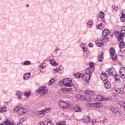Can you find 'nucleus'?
<instances>
[{
    "mask_svg": "<svg viewBox=\"0 0 125 125\" xmlns=\"http://www.w3.org/2000/svg\"><path fill=\"white\" fill-rule=\"evenodd\" d=\"M104 87H105V88H110L111 87V83H110V82H109V81H104Z\"/></svg>",
    "mask_w": 125,
    "mask_h": 125,
    "instance_id": "13",
    "label": "nucleus"
},
{
    "mask_svg": "<svg viewBox=\"0 0 125 125\" xmlns=\"http://www.w3.org/2000/svg\"><path fill=\"white\" fill-rule=\"evenodd\" d=\"M119 105L121 108H124L125 109V102L124 101H120L119 102Z\"/></svg>",
    "mask_w": 125,
    "mask_h": 125,
    "instance_id": "30",
    "label": "nucleus"
},
{
    "mask_svg": "<svg viewBox=\"0 0 125 125\" xmlns=\"http://www.w3.org/2000/svg\"><path fill=\"white\" fill-rule=\"evenodd\" d=\"M109 38H108V37H105L104 38V42H109Z\"/></svg>",
    "mask_w": 125,
    "mask_h": 125,
    "instance_id": "57",
    "label": "nucleus"
},
{
    "mask_svg": "<svg viewBox=\"0 0 125 125\" xmlns=\"http://www.w3.org/2000/svg\"><path fill=\"white\" fill-rule=\"evenodd\" d=\"M85 94H89L91 96H94L95 95V93L93 91L90 90H86L84 91Z\"/></svg>",
    "mask_w": 125,
    "mask_h": 125,
    "instance_id": "22",
    "label": "nucleus"
},
{
    "mask_svg": "<svg viewBox=\"0 0 125 125\" xmlns=\"http://www.w3.org/2000/svg\"><path fill=\"white\" fill-rule=\"evenodd\" d=\"M62 84L63 85H64V79L62 80H61V81H60V82H59V85H62Z\"/></svg>",
    "mask_w": 125,
    "mask_h": 125,
    "instance_id": "54",
    "label": "nucleus"
},
{
    "mask_svg": "<svg viewBox=\"0 0 125 125\" xmlns=\"http://www.w3.org/2000/svg\"><path fill=\"white\" fill-rule=\"evenodd\" d=\"M30 77H31V73H27L23 75V80L24 81H28L30 79Z\"/></svg>",
    "mask_w": 125,
    "mask_h": 125,
    "instance_id": "17",
    "label": "nucleus"
},
{
    "mask_svg": "<svg viewBox=\"0 0 125 125\" xmlns=\"http://www.w3.org/2000/svg\"><path fill=\"white\" fill-rule=\"evenodd\" d=\"M104 27H105V25H104V24L101 23H99L97 26H96V29L97 30H103L104 29Z\"/></svg>",
    "mask_w": 125,
    "mask_h": 125,
    "instance_id": "23",
    "label": "nucleus"
},
{
    "mask_svg": "<svg viewBox=\"0 0 125 125\" xmlns=\"http://www.w3.org/2000/svg\"><path fill=\"white\" fill-rule=\"evenodd\" d=\"M100 16L101 18H102V19H104V17H105V14H104V13L103 12L100 11Z\"/></svg>",
    "mask_w": 125,
    "mask_h": 125,
    "instance_id": "46",
    "label": "nucleus"
},
{
    "mask_svg": "<svg viewBox=\"0 0 125 125\" xmlns=\"http://www.w3.org/2000/svg\"><path fill=\"white\" fill-rule=\"evenodd\" d=\"M74 88H78V85H77L76 84H74Z\"/></svg>",
    "mask_w": 125,
    "mask_h": 125,
    "instance_id": "64",
    "label": "nucleus"
},
{
    "mask_svg": "<svg viewBox=\"0 0 125 125\" xmlns=\"http://www.w3.org/2000/svg\"><path fill=\"white\" fill-rule=\"evenodd\" d=\"M87 27L89 29H91L93 27V21L90 20L87 22Z\"/></svg>",
    "mask_w": 125,
    "mask_h": 125,
    "instance_id": "16",
    "label": "nucleus"
},
{
    "mask_svg": "<svg viewBox=\"0 0 125 125\" xmlns=\"http://www.w3.org/2000/svg\"><path fill=\"white\" fill-rule=\"evenodd\" d=\"M107 77H108V75H107V73H102L101 75V78L102 81H103L104 82V81H107Z\"/></svg>",
    "mask_w": 125,
    "mask_h": 125,
    "instance_id": "20",
    "label": "nucleus"
},
{
    "mask_svg": "<svg viewBox=\"0 0 125 125\" xmlns=\"http://www.w3.org/2000/svg\"><path fill=\"white\" fill-rule=\"evenodd\" d=\"M96 44L97 46H99L100 47H102L103 46V44L104 43H103V41L102 40H98L96 41Z\"/></svg>",
    "mask_w": 125,
    "mask_h": 125,
    "instance_id": "12",
    "label": "nucleus"
},
{
    "mask_svg": "<svg viewBox=\"0 0 125 125\" xmlns=\"http://www.w3.org/2000/svg\"><path fill=\"white\" fill-rule=\"evenodd\" d=\"M38 125H45V124L43 122H41L38 124Z\"/></svg>",
    "mask_w": 125,
    "mask_h": 125,
    "instance_id": "63",
    "label": "nucleus"
},
{
    "mask_svg": "<svg viewBox=\"0 0 125 125\" xmlns=\"http://www.w3.org/2000/svg\"><path fill=\"white\" fill-rule=\"evenodd\" d=\"M26 121V117L20 119V122L18 123V125H23V123Z\"/></svg>",
    "mask_w": 125,
    "mask_h": 125,
    "instance_id": "34",
    "label": "nucleus"
},
{
    "mask_svg": "<svg viewBox=\"0 0 125 125\" xmlns=\"http://www.w3.org/2000/svg\"><path fill=\"white\" fill-rule=\"evenodd\" d=\"M93 104H94V103L90 104L88 105H89V106H90V107H94V105H93Z\"/></svg>",
    "mask_w": 125,
    "mask_h": 125,
    "instance_id": "62",
    "label": "nucleus"
},
{
    "mask_svg": "<svg viewBox=\"0 0 125 125\" xmlns=\"http://www.w3.org/2000/svg\"><path fill=\"white\" fill-rule=\"evenodd\" d=\"M47 125H53V123L51 121H49L47 122Z\"/></svg>",
    "mask_w": 125,
    "mask_h": 125,
    "instance_id": "59",
    "label": "nucleus"
},
{
    "mask_svg": "<svg viewBox=\"0 0 125 125\" xmlns=\"http://www.w3.org/2000/svg\"><path fill=\"white\" fill-rule=\"evenodd\" d=\"M16 95L19 99H21L22 98V92L20 91H17L16 93Z\"/></svg>",
    "mask_w": 125,
    "mask_h": 125,
    "instance_id": "32",
    "label": "nucleus"
},
{
    "mask_svg": "<svg viewBox=\"0 0 125 125\" xmlns=\"http://www.w3.org/2000/svg\"><path fill=\"white\" fill-rule=\"evenodd\" d=\"M75 96L77 99H83V97H82V95L77 94Z\"/></svg>",
    "mask_w": 125,
    "mask_h": 125,
    "instance_id": "50",
    "label": "nucleus"
},
{
    "mask_svg": "<svg viewBox=\"0 0 125 125\" xmlns=\"http://www.w3.org/2000/svg\"><path fill=\"white\" fill-rule=\"evenodd\" d=\"M88 45L89 47H92L93 46V44H92V43H89Z\"/></svg>",
    "mask_w": 125,
    "mask_h": 125,
    "instance_id": "61",
    "label": "nucleus"
},
{
    "mask_svg": "<svg viewBox=\"0 0 125 125\" xmlns=\"http://www.w3.org/2000/svg\"><path fill=\"white\" fill-rule=\"evenodd\" d=\"M115 49L111 48L110 49V55L112 58V60L116 61L117 60V54H116Z\"/></svg>",
    "mask_w": 125,
    "mask_h": 125,
    "instance_id": "5",
    "label": "nucleus"
},
{
    "mask_svg": "<svg viewBox=\"0 0 125 125\" xmlns=\"http://www.w3.org/2000/svg\"><path fill=\"white\" fill-rule=\"evenodd\" d=\"M106 73L108 75H110V76H114V75H116V71L114 68L109 69L108 71H106Z\"/></svg>",
    "mask_w": 125,
    "mask_h": 125,
    "instance_id": "14",
    "label": "nucleus"
},
{
    "mask_svg": "<svg viewBox=\"0 0 125 125\" xmlns=\"http://www.w3.org/2000/svg\"><path fill=\"white\" fill-rule=\"evenodd\" d=\"M120 76L123 79L125 78V67H122L120 69Z\"/></svg>",
    "mask_w": 125,
    "mask_h": 125,
    "instance_id": "10",
    "label": "nucleus"
},
{
    "mask_svg": "<svg viewBox=\"0 0 125 125\" xmlns=\"http://www.w3.org/2000/svg\"><path fill=\"white\" fill-rule=\"evenodd\" d=\"M98 60L99 62H102L103 60H104V53H102L100 54V56H99L98 58Z\"/></svg>",
    "mask_w": 125,
    "mask_h": 125,
    "instance_id": "25",
    "label": "nucleus"
},
{
    "mask_svg": "<svg viewBox=\"0 0 125 125\" xmlns=\"http://www.w3.org/2000/svg\"><path fill=\"white\" fill-rule=\"evenodd\" d=\"M26 110L25 108L22 107V105H21L20 106V109L19 111V116H21L23 114H25L26 113Z\"/></svg>",
    "mask_w": 125,
    "mask_h": 125,
    "instance_id": "9",
    "label": "nucleus"
},
{
    "mask_svg": "<svg viewBox=\"0 0 125 125\" xmlns=\"http://www.w3.org/2000/svg\"><path fill=\"white\" fill-rule=\"evenodd\" d=\"M45 68H46V63H42L39 65V70L42 73L45 72V70H46Z\"/></svg>",
    "mask_w": 125,
    "mask_h": 125,
    "instance_id": "8",
    "label": "nucleus"
},
{
    "mask_svg": "<svg viewBox=\"0 0 125 125\" xmlns=\"http://www.w3.org/2000/svg\"><path fill=\"white\" fill-rule=\"evenodd\" d=\"M113 93L114 94H119L120 93L121 94H124L125 93V91L124 90V88H117L116 87H113L112 88Z\"/></svg>",
    "mask_w": 125,
    "mask_h": 125,
    "instance_id": "2",
    "label": "nucleus"
},
{
    "mask_svg": "<svg viewBox=\"0 0 125 125\" xmlns=\"http://www.w3.org/2000/svg\"><path fill=\"white\" fill-rule=\"evenodd\" d=\"M48 91V89L46 87H41L39 88L37 90H36V93H38L40 95H43L44 94H46L47 93Z\"/></svg>",
    "mask_w": 125,
    "mask_h": 125,
    "instance_id": "1",
    "label": "nucleus"
},
{
    "mask_svg": "<svg viewBox=\"0 0 125 125\" xmlns=\"http://www.w3.org/2000/svg\"><path fill=\"white\" fill-rule=\"evenodd\" d=\"M92 105H94L95 108H100V107H102V104L99 103H94Z\"/></svg>",
    "mask_w": 125,
    "mask_h": 125,
    "instance_id": "39",
    "label": "nucleus"
},
{
    "mask_svg": "<svg viewBox=\"0 0 125 125\" xmlns=\"http://www.w3.org/2000/svg\"><path fill=\"white\" fill-rule=\"evenodd\" d=\"M31 91L26 92L24 93V96L25 97H30L31 96Z\"/></svg>",
    "mask_w": 125,
    "mask_h": 125,
    "instance_id": "42",
    "label": "nucleus"
},
{
    "mask_svg": "<svg viewBox=\"0 0 125 125\" xmlns=\"http://www.w3.org/2000/svg\"><path fill=\"white\" fill-rule=\"evenodd\" d=\"M10 105H11V103L9 102H7L5 103L4 106L6 109V108H8L9 106H10Z\"/></svg>",
    "mask_w": 125,
    "mask_h": 125,
    "instance_id": "44",
    "label": "nucleus"
},
{
    "mask_svg": "<svg viewBox=\"0 0 125 125\" xmlns=\"http://www.w3.org/2000/svg\"><path fill=\"white\" fill-rule=\"evenodd\" d=\"M109 34H110V31L109 30L107 29H105L102 32V36H103V37H106V36H108Z\"/></svg>",
    "mask_w": 125,
    "mask_h": 125,
    "instance_id": "24",
    "label": "nucleus"
},
{
    "mask_svg": "<svg viewBox=\"0 0 125 125\" xmlns=\"http://www.w3.org/2000/svg\"><path fill=\"white\" fill-rule=\"evenodd\" d=\"M74 110L75 112H81V108H80V105H75L74 107Z\"/></svg>",
    "mask_w": 125,
    "mask_h": 125,
    "instance_id": "40",
    "label": "nucleus"
},
{
    "mask_svg": "<svg viewBox=\"0 0 125 125\" xmlns=\"http://www.w3.org/2000/svg\"><path fill=\"white\" fill-rule=\"evenodd\" d=\"M122 16H125V10L122 11Z\"/></svg>",
    "mask_w": 125,
    "mask_h": 125,
    "instance_id": "60",
    "label": "nucleus"
},
{
    "mask_svg": "<svg viewBox=\"0 0 125 125\" xmlns=\"http://www.w3.org/2000/svg\"><path fill=\"white\" fill-rule=\"evenodd\" d=\"M90 78H91V74L86 73L85 74H83L82 79L83 81L85 82H88L90 80Z\"/></svg>",
    "mask_w": 125,
    "mask_h": 125,
    "instance_id": "6",
    "label": "nucleus"
},
{
    "mask_svg": "<svg viewBox=\"0 0 125 125\" xmlns=\"http://www.w3.org/2000/svg\"><path fill=\"white\" fill-rule=\"evenodd\" d=\"M62 72V70L59 68H55L53 70V74H60Z\"/></svg>",
    "mask_w": 125,
    "mask_h": 125,
    "instance_id": "26",
    "label": "nucleus"
},
{
    "mask_svg": "<svg viewBox=\"0 0 125 125\" xmlns=\"http://www.w3.org/2000/svg\"><path fill=\"white\" fill-rule=\"evenodd\" d=\"M64 86L72 87L73 86V83L71 78H66L63 81Z\"/></svg>",
    "mask_w": 125,
    "mask_h": 125,
    "instance_id": "3",
    "label": "nucleus"
},
{
    "mask_svg": "<svg viewBox=\"0 0 125 125\" xmlns=\"http://www.w3.org/2000/svg\"><path fill=\"white\" fill-rule=\"evenodd\" d=\"M66 124L65 121H62L57 123V125H64Z\"/></svg>",
    "mask_w": 125,
    "mask_h": 125,
    "instance_id": "52",
    "label": "nucleus"
},
{
    "mask_svg": "<svg viewBox=\"0 0 125 125\" xmlns=\"http://www.w3.org/2000/svg\"><path fill=\"white\" fill-rule=\"evenodd\" d=\"M44 114L45 113L43 110H42L38 113L37 116L38 117H39V118H42L43 117H44Z\"/></svg>",
    "mask_w": 125,
    "mask_h": 125,
    "instance_id": "29",
    "label": "nucleus"
},
{
    "mask_svg": "<svg viewBox=\"0 0 125 125\" xmlns=\"http://www.w3.org/2000/svg\"><path fill=\"white\" fill-rule=\"evenodd\" d=\"M80 46L83 49V50H86L87 49V45L85 43H82L80 44Z\"/></svg>",
    "mask_w": 125,
    "mask_h": 125,
    "instance_id": "37",
    "label": "nucleus"
},
{
    "mask_svg": "<svg viewBox=\"0 0 125 125\" xmlns=\"http://www.w3.org/2000/svg\"><path fill=\"white\" fill-rule=\"evenodd\" d=\"M97 99L99 101H106V97L101 95H98L97 96Z\"/></svg>",
    "mask_w": 125,
    "mask_h": 125,
    "instance_id": "15",
    "label": "nucleus"
},
{
    "mask_svg": "<svg viewBox=\"0 0 125 125\" xmlns=\"http://www.w3.org/2000/svg\"><path fill=\"white\" fill-rule=\"evenodd\" d=\"M54 52L56 53H58V56L59 57V56H62V51L60 50V48H57V49H56L54 51Z\"/></svg>",
    "mask_w": 125,
    "mask_h": 125,
    "instance_id": "27",
    "label": "nucleus"
},
{
    "mask_svg": "<svg viewBox=\"0 0 125 125\" xmlns=\"http://www.w3.org/2000/svg\"><path fill=\"white\" fill-rule=\"evenodd\" d=\"M76 79H82L83 77V73H77L74 75Z\"/></svg>",
    "mask_w": 125,
    "mask_h": 125,
    "instance_id": "31",
    "label": "nucleus"
},
{
    "mask_svg": "<svg viewBox=\"0 0 125 125\" xmlns=\"http://www.w3.org/2000/svg\"><path fill=\"white\" fill-rule=\"evenodd\" d=\"M20 106L21 105H19L15 107L13 110V112H14V113H16V112H18V114L19 115V110L20 109Z\"/></svg>",
    "mask_w": 125,
    "mask_h": 125,
    "instance_id": "36",
    "label": "nucleus"
},
{
    "mask_svg": "<svg viewBox=\"0 0 125 125\" xmlns=\"http://www.w3.org/2000/svg\"><path fill=\"white\" fill-rule=\"evenodd\" d=\"M55 82V80H54V79H51L48 83V85H51V84H53Z\"/></svg>",
    "mask_w": 125,
    "mask_h": 125,
    "instance_id": "45",
    "label": "nucleus"
},
{
    "mask_svg": "<svg viewBox=\"0 0 125 125\" xmlns=\"http://www.w3.org/2000/svg\"><path fill=\"white\" fill-rule=\"evenodd\" d=\"M30 64H31V62L29 61H26L24 62V65H25V66H29Z\"/></svg>",
    "mask_w": 125,
    "mask_h": 125,
    "instance_id": "49",
    "label": "nucleus"
},
{
    "mask_svg": "<svg viewBox=\"0 0 125 125\" xmlns=\"http://www.w3.org/2000/svg\"><path fill=\"white\" fill-rule=\"evenodd\" d=\"M119 47L121 49H123L121 50V52H124V51H125L124 48H125V42H120L119 44Z\"/></svg>",
    "mask_w": 125,
    "mask_h": 125,
    "instance_id": "21",
    "label": "nucleus"
},
{
    "mask_svg": "<svg viewBox=\"0 0 125 125\" xmlns=\"http://www.w3.org/2000/svg\"><path fill=\"white\" fill-rule=\"evenodd\" d=\"M49 62L52 66H57L58 65V63L54 60H50Z\"/></svg>",
    "mask_w": 125,
    "mask_h": 125,
    "instance_id": "35",
    "label": "nucleus"
},
{
    "mask_svg": "<svg viewBox=\"0 0 125 125\" xmlns=\"http://www.w3.org/2000/svg\"><path fill=\"white\" fill-rule=\"evenodd\" d=\"M112 101V98L111 97H109V98H106V100L105 101Z\"/></svg>",
    "mask_w": 125,
    "mask_h": 125,
    "instance_id": "58",
    "label": "nucleus"
},
{
    "mask_svg": "<svg viewBox=\"0 0 125 125\" xmlns=\"http://www.w3.org/2000/svg\"><path fill=\"white\" fill-rule=\"evenodd\" d=\"M93 71H94V68L89 67L86 69V72L90 73V74H92L93 73Z\"/></svg>",
    "mask_w": 125,
    "mask_h": 125,
    "instance_id": "38",
    "label": "nucleus"
},
{
    "mask_svg": "<svg viewBox=\"0 0 125 125\" xmlns=\"http://www.w3.org/2000/svg\"><path fill=\"white\" fill-rule=\"evenodd\" d=\"M112 8H113V11H118L119 10V8L118 7V6L115 5V6H113Z\"/></svg>",
    "mask_w": 125,
    "mask_h": 125,
    "instance_id": "48",
    "label": "nucleus"
},
{
    "mask_svg": "<svg viewBox=\"0 0 125 125\" xmlns=\"http://www.w3.org/2000/svg\"><path fill=\"white\" fill-rule=\"evenodd\" d=\"M115 79L116 82H118V83H120V82H121L120 76H117L116 77H115Z\"/></svg>",
    "mask_w": 125,
    "mask_h": 125,
    "instance_id": "53",
    "label": "nucleus"
},
{
    "mask_svg": "<svg viewBox=\"0 0 125 125\" xmlns=\"http://www.w3.org/2000/svg\"><path fill=\"white\" fill-rule=\"evenodd\" d=\"M121 34H125V26H124L121 28Z\"/></svg>",
    "mask_w": 125,
    "mask_h": 125,
    "instance_id": "51",
    "label": "nucleus"
},
{
    "mask_svg": "<svg viewBox=\"0 0 125 125\" xmlns=\"http://www.w3.org/2000/svg\"><path fill=\"white\" fill-rule=\"evenodd\" d=\"M43 111L44 114H45V113H49V112H50V111H51V108H46L45 109L43 110Z\"/></svg>",
    "mask_w": 125,
    "mask_h": 125,
    "instance_id": "47",
    "label": "nucleus"
},
{
    "mask_svg": "<svg viewBox=\"0 0 125 125\" xmlns=\"http://www.w3.org/2000/svg\"><path fill=\"white\" fill-rule=\"evenodd\" d=\"M59 105L62 108H65V109H69V108H71V105H70L69 104L63 101L60 102Z\"/></svg>",
    "mask_w": 125,
    "mask_h": 125,
    "instance_id": "4",
    "label": "nucleus"
},
{
    "mask_svg": "<svg viewBox=\"0 0 125 125\" xmlns=\"http://www.w3.org/2000/svg\"><path fill=\"white\" fill-rule=\"evenodd\" d=\"M73 88L64 87L60 89L61 92H68V91H72Z\"/></svg>",
    "mask_w": 125,
    "mask_h": 125,
    "instance_id": "18",
    "label": "nucleus"
},
{
    "mask_svg": "<svg viewBox=\"0 0 125 125\" xmlns=\"http://www.w3.org/2000/svg\"><path fill=\"white\" fill-rule=\"evenodd\" d=\"M89 66L90 68H94V63L93 62H90L89 64Z\"/></svg>",
    "mask_w": 125,
    "mask_h": 125,
    "instance_id": "55",
    "label": "nucleus"
},
{
    "mask_svg": "<svg viewBox=\"0 0 125 125\" xmlns=\"http://www.w3.org/2000/svg\"><path fill=\"white\" fill-rule=\"evenodd\" d=\"M88 53H89V51L86 49V50H83V57H87L88 56Z\"/></svg>",
    "mask_w": 125,
    "mask_h": 125,
    "instance_id": "41",
    "label": "nucleus"
},
{
    "mask_svg": "<svg viewBox=\"0 0 125 125\" xmlns=\"http://www.w3.org/2000/svg\"><path fill=\"white\" fill-rule=\"evenodd\" d=\"M115 36L116 38H118L119 41H121V40L124 39V36H123V35L120 33V32L119 31L115 32Z\"/></svg>",
    "mask_w": 125,
    "mask_h": 125,
    "instance_id": "11",
    "label": "nucleus"
},
{
    "mask_svg": "<svg viewBox=\"0 0 125 125\" xmlns=\"http://www.w3.org/2000/svg\"><path fill=\"white\" fill-rule=\"evenodd\" d=\"M3 112H6V107L4 106L0 107V113H3Z\"/></svg>",
    "mask_w": 125,
    "mask_h": 125,
    "instance_id": "43",
    "label": "nucleus"
},
{
    "mask_svg": "<svg viewBox=\"0 0 125 125\" xmlns=\"http://www.w3.org/2000/svg\"><path fill=\"white\" fill-rule=\"evenodd\" d=\"M91 120H90V117L88 116H85V118L84 119V123L86 124H88V123H90Z\"/></svg>",
    "mask_w": 125,
    "mask_h": 125,
    "instance_id": "28",
    "label": "nucleus"
},
{
    "mask_svg": "<svg viewBox=\"0 0 125 125\" xmlns=\"http://www.w3.org/2000/svg\"><path fill=\"white\" fill-rule=\"evenodd\" d=\"M121 20L122 22H125V16H122V17H121Z\"/></svg>",
    "mask_w": 125,
    "mask_h": 125,
    "instance_id": "56",
    "label": "nucleus"
},
{
    "mask_svg": "<svg viewBox=\"0 0 125 125\" xmlns=\"http://www.w3.org/2000/svg\"><path fill=\"white\" fill-rule=\"evenodd\" d=\"M0 125H14V123L13 122H9L8 120H6L5 121L2 122Z\"/></svg>",
    "mask_w": 125,
    "mask_h": 125,
    "instance_id": "19",
    "label": "nucleus"
},
{
    "mask_svg": "<svg viewBox=\"0 0 125 125\" xmlns=\"http://www.w3.org/2000/svg\"><path fill=\"white\" fill-rule=\"evenodd\" d=\"M85 100L88 102H92V101H93L92 98L90 97L89 96H86L85 97Z\"/></svg>",
    "mask_w": 125,
    "mask_h": 125,
    "instance_id": "33",
    "label": "nucleus"
},
{
    "mask_svg": "<svg viewBox=\"0 0 125 125\" xmlns=\"http://www.w3.org/2000/svg\"><path fill=\"white\" fill-rule=\"evenodd\" d=\"M110 110L111 111V112L115 114V115H117L118 116H119V115H120L121 113V109L116 107H111L110 108Z\"/></svg>",
    "mask_w": 125,
    "mask_h": 125,
    "instance_id": "7",
    "label": "nucleus"
}]
</instances>
